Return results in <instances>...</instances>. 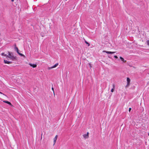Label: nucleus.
Instances as JSON below:
<instances>
[{
    "label": "nucleus",
    "mask_w": 149,
    "mask_h": 149,
    "mask_svg": "<svg viewBox=\"0 0 149 149\" xmlns=\"http://www.w3.org/2000/svg\"><path fill=\"white\" fill-rule=\"evenodd\" d=\"M114 57L116 58H118L117 56H114Z\"/></svg>",
    "instance_id": "f3484780"
},
{
    "label": "nucleus",
    "mask_w": 149,
    "mask_h": 149,
    "mask_svg": "<svg viewBox=\"0 0 149 149\" xmlns=\"http://www.w3.org/2000/svg\"><path fill=\"white\" fill-rule=\"evenodd\" d=\"M114 88H112L111 90V92H113V91H114Z\"/></svg>",
    "instance_id": "2eb2a0df"
},
{
    "label": "nucleus",
    "mask_w": 149,
    "mask_h": 149,
    "mask_svg": "<svg viewBox=\"0 0 149 149\" xmlns=\"http://www.w3.org/2000/svg\"><path fill=\"white\" fill-rule=\"evenodd\" d=\"M148 135L149 136V133L148 134Z\"/></svg>",
    "instance_id": "a878e982"
},
{
    "label": "nucleus",
    "mask_w": 149,
    "mask_h": 149,
    "mask_svg": "<svg viewBox=\"0 0 149 149\" xmlns=\"http://www.w3.org/2000/svg\"><path fill=\"white\" fill-rule=\"evenodd\" d=\"M85 42L86 44L88 45V46H90V44L88 42H87L86 40H85Z\"/></svg>",
    "instance_id": "f8f14e48"
},
{
    "label": "nucleus",
    "mask_w": 149,
    "mask_h": 149,
    "mask_svg": "<svg viewBox=\"0 0 149 149\" xmlns=\"http://www.w3.org/2000/svg\"><path fill=\"white\" fill-rule=\"evenodd\" d=\"M120 58L121 60L122 61H123L124 62H125L126 61H124V59L123 57H122L120 56Z\"/></svg>",
    "instance_id": "9d476101"
},
{
    "label": "nucleus",
    "mask_w": 149,
    "mask_h": 149,
    "mask_svg": "<svg viewBox=\"0 0 149 149\" xmlns=\"http://www.w3.org/2000/svg\"><path fill=\"white\" fill-rule=\"evenodd\" d=\"M1 55L3 56H6L7 57L8 55H7L6 54H5L4 53H1Z\"/></svg>",
    "instance_id": "9b49d317"
},
{
    "label": "nucleus",
    "mask_w": 149,
    "mask_h": 149,
    "mask_svg": "<svg viewBox=\"0 0 149 149\" xmlns=\"http://www.w3.org/2000/svg\"><path fill=\"white\" fill-rule=\"evenodd\" d=\"M52 89L53 90V92H54V88L53 87H52Z\"/></svg>",
    "instance_id": "a211bd4d"
},
{
    "label": "nucleus",
    "mask_w": 149,
    "mask_h": 149,
    "mask_svg": "<svg viewBox=\"0 0 149 149\" xmlns=\"http://www.w3.org/2000/svg\"><path fill=\"white\" fill-rule=\"evenodd\" d=\"M0 93H1V94H3L1 92H0Z\"/></svg>",
    "instance_id": "4be33fe9"
},
{
    "label": "nucleus",
    "mask_w": 149,
    "mask_h": 149,
    "mask_svg": "<svg viewBox=\"0 0 149 149\" xmlns=\"http://www.w3.org/2000/svg\"><path fill=\"white\" fill-rule=\"evenodd\" d=\"M3 102L5 103H7L11 106L12 105V104H11V103L10 102H9L8 101H3Z\"/></svg>",
    "instance_id": "1a4fd4ad"
},
{
    "label": "nucleus",
    "mask_w": 149,
    "mask_h": 149,
    "mask_svg": "<svg viewBox=\"0 0 149 149\" xmlns=\"http://www.w3.org/2000/svg\"><path fill=\"white\" fill-rule=\"evenodd\" d=\"M131 110V108H129V111L130 112V111Z\"/></svg>",
    "instance_id": "aec40b11"
},
{
    "label": "nucleus",
    "mask_w": 149,
    "mask_h": 149,
    "mask_svg": "<svg viewBox=\"0 0 149 149\" xmlns=\"http://www.w3.org/2000/svg\"><path fill=\"white\" fill-rule=\"evenodd\" d=\"M58 65V63H56L54 65L52 66L51 67H49L48 68V70H50V69L55 68Z\"/></svg>",
    "instance_id": "20e7f679"
},
{
    "label": "nucleus",
    "mask_w": 149,
    "mask_h": 149,
    "mask_svg": "<svg viewBox=\"0 0 149 149\" xmlns=\"http://www.w3.org/2000/svg\"><path fill=\"white\" fill-rule=\"evenodd\" d=\"M4 62L5 63L8 64H11L12 63V62H11V61H8L6 60H4Z\"/></svg>",
    "instance_id": "423d86ee"
},
{
    "label": "nucleus",
    "mask_w": 149,
    "mask_h": 149,
    "mask_svg": "<svg viewBox=\"0 0 149 149\" xmlns=\"http://www.w3.org/2000/svg\"><path fill=\"white\" fill-rule=\"evenodd\" d=\"M15 48L16 49H17V53H18L19 52V50H18V49L17 47H15Z\"/></svg>",
    "instance_id": "4468645a"
},
{
    "label": "nucleus",
    "mask_w": 149,
    "mask_h": 149,
    "mask_svg": "<svg viewBox=\"0 0 149 149\" xmlns=\"http://www.w3.org/2000/svg\"><path fill=\"white\" fill-rule=\"evenodd\" d=\"M127 84L125 86L126 87H128L130 85V79L129 78L127 77Z\"/></svg>",
    "instance_id": "f03ea898"
},
{
    "label": "nucleus",
    "mask_w": 149,
    "mask_h": 149,
    "mask_svg": "<svg viewBox=\"0 0 149 149\" xmlns=\"http://www.w3.org/2000/svg\"><path fill=\"white\" fill-rule=\"evenodd\" d=\"M113 88H114V89H115V85L114 84H113Z\"/></svg>",
    "instance_id": "6ab92c4d"
},
{
    "label": "nucleus",
    "mask_w": 149,
    "mask_h": 149,
    "mask_svg": "<svg viewBox=\"0 0 149 149\" xmlns=\"http://www.w3.org/2000/svg\"><path fill=\"white\" fill-rule=\"evenodd\" d=\"M103 52H105L106 53L108 54H112L115 53V52H109V51H104Z\"/></svg>",
    "instance_id": "6e6552de"
},
{
    "label": "nucleus",
    "mask_w": 149,
    "mask_h": 149,
    "mask_svg": "<svg viewBox=\"0 0 149 149\" xmlns=\"http://www.w3.org/2000/svg\"><path fill=\"white\" fill-rule=\"evenodd\" d=\"M19 55L21 56H24L23 54L21 53L19 54Z\"/></svg>",
    "instance_id": "dca6fc26"
},
{
    "label": "nucleus",
    "mask_w": 149,
    "mask_h": 149,
    "mask_svg": "<svg viewBox=\"0 0 149 149\" xmlns=\"http://www.w3.org/2000/svg\"><path fill=\"white\" fill-rule=\"evenodd\" d=\"M89 133L87 132L86 134H84L83 135V136L84 138L85 139H87L88 138Z\"/></svg>",
    "instance_id": "7ed1b4c3"
},
{
    "label": "nucleus",
    "mask_w": 149,
    "mask_h": 149,
    "mask_svg": "<svg viewBox=\"0 0 149 149\" xmlns=\"http://www.w3.org/2000/svg\"><path fill=\"white\" fill-rule=\"evenodd\" d=\"M8 55L7 57L9 58L10 59L13 61H15L16 60V57H14L13 55H11V53L9 52H8Z\"/></svg>",
    "instance_id": "f257e3e1"
},
{
    "label": "nucleus",
    "mask_w": 149,
    "mask_h": 149,
    "mask_svg": "<svg viewBox=\"0 0 149 149\" xmlns=\"http://www.w3.org/2000/svg\"><path fill=\"white\" fill-rule=\"evenodd\" d=\"M15 49L16 50V51H17V49H15Z\"/></svg>",
    "instance_id": "5701e85b"
},
{
    "label": "nucleus",
    "mask_w": 149,
    "mask_h": 149,
    "mask_svg": "<svg viewBox=\"0 0 149 149\" xmlns=\"http://www.w3.org/2000/svg\"><path fill=\"white\" fill-rule=\"evenodd\" d=\"M146 43L147 45L149 46V40H148L147 41Z\"/></svg>",
    "instance_id": "ddd939ff"
},
{
    "label": "nucleus",
    "mask_w": 149,
    "mask_h": 149,
    "mask_svg": "<svg viewBox=\"0 0 149 149\" xmlns=\"http://www.w3.org/2000/svg\"><path fill=\"white\" fill-rule=\"evenodd\" d=\"M18 53L19 54H20V53H19V52L18 53Z\"/></svg>",
    "instance_id": "412c9836"
},
{
    "label": "nucleus",
    "mask_w": 149,
    "mask_h": 149,
    "mask_svg": "<svg viewBox=\"0 0 149 149\" xmlns=\"http://www.w3.org/2000/svg\"><path fill=\"white\" fill-rule=\"evenodd\" d=\"M29 65L31 67L33 68H35L36 67L37 65L36 64H32L31 63H29Z\"/></svg>",
    "instance_id": "39448f33"
},
{
    "label": "nucleus",
    "mask_w": 149,
    "mask_h": 149,
    "mask_svg": "<svg viewBox=\"0 0 149 149\" xmlns=\"http://www.w3.org/2000/svg\"><path fill=\"white\" fill-rule=\"evenodd\" d=\"M108 57L109 58H110V56H108Z\"/></svg>",
    "instance_id": "393cba45"
},
{
    "label": "nucleus",
    "mask_w": 149,
    "mask_h": 149,
    "mask_svg": "<svg viewBox=\"0 0 149 149\" xmlns=\"http://www.w3.org/2000/svg\"><path fill=\"white\" fill-rule=\"evenodd\" d=\"M12 1H14V0H11Z\"/></svg>",
    "instance_id": "b1692460"
},
{
    "label": "nucleus",
    "mask_w": 149,
    "mask_h": 149,
    "mask_svg": "<svg viewBox=\"0 0 149 149\" xmlns=\"http://www.w3.org/2000/svg\"><path fill=\"white\" fill-rule=\"evenodd\" d=\"M57 137H58V135H56L55 136V138L54 139V144L56 143V140H57Z\"/></svg>",
    "instance_id": "0eeeda50"
}]
</instances>
